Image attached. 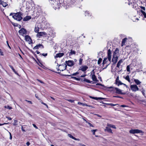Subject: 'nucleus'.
Returning <instances> with one entry per match:
<instances>
[{
  "label": "nucleus",
  "instance_id": "nucleus-4",
  "mask_svg": "<svg viewBox=\"0 0 146 146\" xmlns=\"http://www.w3.org/2000/svg\"><path fill=\"white\" fill-rule=\"evenodd\" d=\"M130 133L132 134L138 133H142V130L138 129H131L129 131Z\"/></svg>",
  "mask_w": 146,
  "mask_h": 146
},
{
  "label": "nucleus",
  "instance_id": "nucleus-28",
  "mask_svg": "<svg viewBox=\"0 0 146 146\" xmlns=\"http://www.w3.org/2000/svg\"><path fill=\"white\" fill-rule=\"evenodd\" d=\"M83 81L84 82H87L88 83H91L92 82V81H91L90 80H89L88 79H87L86 78H84V80H83Z\"/></svg>",
  "mask_w": 146,
  "mask_h": 146
},
{
  "label": "nucleus",
  "instance_id": "nucleus-35",
  "mask_svg": "<svg viewBox=\"0 0 146 146\" xmlns=\"http://www.w3.org/2000/svg\"><path fill=\"white\" fill-rule=\"evenodd\" d=\"M97 131V129H92L91 130V131L93 133V134L95 135V132Z\"/></svg>",
  "mask_w": 146,
  "mask_h": 146
},
{
  "label": "nucleus",
  "instance_id": "nucleus-26",
  "mask_svg": "<svg viewBox=\"0 0 146 146\" xmlns=\"http://www.w3.org/2000/svg\"><path fill=\"white\" fill-rule=\"evenodd\" d=\"M93 99L95 100H103L104 99V98H101V97H94V98H93Z\"/></svg>",
  "mask_w": 146,
  "mask_h": 146
},
{
  "label": "nucleus",
  "instance_id": "nucleus-64",
  "mask_svg": "<svg viewBox=\"0 0 146 146\" xmlns=\"http://www.w3.org/2000/svg\"><path fill=\"white\" fill-rule=\"evenodd\" d=\"M36 53H37V54H38L40 53V52L38 51H36Z\"/></svg>",
  "mask_w": 146,
  "mask_h": 146
},
{
  "label": "nucleus",
  "instance_id": "nucleus-18",
  "mask_svg": "<svg viewBox=\"0 0 146 146\" xmlns=\"http://www.w3.org/2000/svg\"><path fill=\"white\" fill-rule=\"evenodd\" d=\"M64 55V54L63 53H58L56 54V56H55V58H58V57L60 58V57Z\"/></svg>",
  "mask_w": 146,
  "mask_h": 146
},
{
  "label": "nucleus",
  "instance_id": "nucleus-58",
  "mask_svg": "<svg viewBox=\"0 0 146 146\" xmlns=\"http://www.w3.org/2000/svg\"><path fill=\"white\" fill-rule=\"evenodd\" d=\"M86 76V75L84 74V75H82L80 77H85Z\"/></svg>",
  "mask_w": 146,
  "mask_h": 146
},
{
  "label": "nucleus",
  "instance_id": "nucleus-8",
  "mask_svg": "<svg viewBox=\"0 0 146 146\" xmlns=\"http://www.w3.org/2000/svg\"><path fill=\"white\" fill-rule=\"evenodd\" d=\"M19 33L20 35H26L27 32L25 29L22 28L19 31Z\"/></svg>",
  "mask_w": 146,
  "mask_h": 146
},
{
  "label": "nucleus",
  "instance_id": "nucleus-50",
  "mask_svg": "<svg viewBox=\"0 0 146 146\" xmlns=\"http://www.w3.org/2000/svg\"><path fill=\"white\" fill-rule=\"evenodd\" d=\"M9 123H2V124H1V123H0V126H2V125H5V124H7Z\"/></svg>",
  "mask_w": 146,
  "mask_h": 146
},
{
  "label": "nucleus",
  "instance_id": "nucleus-11",
  "mask_svg": "<svg viewBox=\"0 0 146 146\" xmlns=\"http://www.w3.org/2000/svg\"><path fill=\"white\" fill-rule=\"evenodd\" d=\"M53 5L55 8V9H59L60 6V4L59 3V1H55L54 3H53Z\"/></svg>",
  "mask_w": 146,
  "mask_h": 146
},
{
  "label": "nucleus",
  "instance_id": "nucleus-5",
  "mask_svg": "<svg viewBox=\"0 0 146 146\" xmlns=\"http://www.w3.org/2000/svg\"><path fill=\"white\" fill-rule=\"evenodd\" d=\"M66 65L69 66H72L74 64V63L73 60H69L66 61L65 62Z\"/></svg>",
  "mask_w": 146,
  "mask_h": 146
},
{
  "label": "nucleus",
  "instance_id": "nucleus-10",
  "mask_svg": "<svg viewBox=\"0 0 146 146\" xmlns=\"http://www.w3.org/2000/svg\"><path fill=\"white\" fill-rule=\"evenodd\" d=\"M118 57L115 54H113V58L112 59V62L113 64H115L116 63L117 61Z\"/></svg>",
  "mask_w": 146,
  "mask_h": 146
},
{
  "label": "nucleus",
  "instance_id": "nucleus-15",
  "mask_svg": "<svg viewBox=\"0 0 146 146\" xmlns=\"http://www.w3.org/2000/svg\"><path fill=\"white\" fill-rule=\"evenodd\" d=\"M25 39L26 41L30 43L32 42V40L30 37L28 35H26L25 36Z\"/></svg>",
  "mask_w": 146,
  "mask_h": 146
},
{
  "label": "nucleus",
  "instance_id": "nucleus-31",
  "mask_svg": "<svg viewBox=\"0 0 146 146\" xmlns=\"http://www.w3.org/2000/svg\"><path fill=\"white\" fill-rule=\"evenodd\" d=\"M68 136H69V137L70 138H72V139H74V140H76V138H75V137H74L71 134H68Z\"/></svg>",
  "mask_w": 146,
  "mask_h": 146
},
{
  "label": "nucleus",
  "instance_id": "nucleus-38",
  "mask_svg": "<svg viewBox=\"0 0 146 146\" xmlns=\"http://www.w3.org/2000/svg\"><path fill=\"white\" fill-rule=\"evenodd\" d=\"M82 61H83V59L82 58H80L79 59V64L80 65H81L82 64Z\"/></svg>",
  "mask_w": 146,
  "mask_h": 146
},
{
  "label": "nucleus",
  "instance_id": "nucleus-36",
  "mask_svg": "<svg viewBox=\"0 0 146 146\" xmlns=\"http://www.w3.org/2000/svg\"><path fill=\"white\" fill-rule=\"evenodd\" d=\"M78 104L82 105L83 106H88L86 104H84V103H81V102H78Z\"/></svg>",
  "mask_w": 146,
  "mask_h": 146
},
{
  "label": "nucleus",
  "instance_id": "nucleus-46",
  "mask_svg": "<svg viewBox=\"0 0 146 146\" xmlns=\"http://www.w3.org/2000/svg\"><path fill=\"white\" fill-rule=\"evenodd\" d=\"M73 78H74L75 80H80V78H77L76 77H73Z\"/></svg>",
  "mask_w": 146,
  "mask_h": 146
},
{
  "label": "nucleus",
  "instance_id": "nucleus-40",
  "mask_svg": "<svg viewBox=\"0 0 146 146\" xmlns=\"http://www.w3.org/2000/svg\"><path fill=\"white\" fill-rule=\"evenodd\" d=\"M107 105H110L111 106H115L116 104H111H111H107Z\"/></svg>",
  "mask_w": 146,
  "mask_h": 146
},
{
  "label": "nucleus",
  "instance_id": "nucleus-17",
  "mask_svg": "<svg viewBox=\"0 0 146 146\" xmlns=\"http://www.w3.org/2000/svg\"><path fill=\"white\" fill-rule=\"evenodd\" d=\"M0 5H2L4 7H6L7 4L5 2H3L1 0H0Z\"/></svg>",
  "mask_w": 146,
  "mask_h": 146
},
{
  "label": "nucleus",
  "instance_id": "nucleus-14",
  "mask_svg": "<svg viewBox=\"0 0 146 146\" xmlns=\"http://www.w3.org/2000/svg\"><path fill=\"white\" fill-rule=\"evenodd\" d=\"M88 68V67L86 66H82L80 67L79 70H80L83 72H84L86 71Z\"/></svg>",
  "mask_w": 146,
  "mask_h": 146
},
{
  "label": "nucleus",
  "instance_id": "nucleus-49",
  "mask_svg": "<svg viewBox=\"0 0 146 146\" xmlns=\"http://www.w3.org/2000/svg\"><path fill=\"white\" fill-rule=\"evenodd\" d=\"M37 80L39 82H40V83H43L44 84V83L41 80H39V79H37Z\"/></svg>",
  "mask_w": 146,
  "mask_h": 146
},
{
  "label": "nucleus",
  "instance_id": "nucleus-57",
  "mask_svg": "<svg viewBox=\"0 0 146 146\" xmlns=\"http://www.w3.org/2000/svg\"><path fill=\"white\" fill-rule=\"evenodd\" d=\"M96 85H100L101 86H103V85L101 84H99V83H97L96 84Z\"/></svg>",
  "mask_w": 146,
  "mask_h": 146
},
{
  "label": "nucleus",
  "instance_id": "nucleus-23",
  "mask_svg": "<svg viewBox=\"0 0 146 146\" xmlns=\"http://www.w3.org/2000/svg\"><path fill=\"white\" fill-rule=\"evenodd\" d=\"M122 62L123 61L121 60H119L117 64V67L118 68H119L120 66L121 65V64Z\"/></svg>",
  "mask_w": 146,
  "mask_h": 146
},
{
  "label": "nucleus",
  "instance_id": "nucleus-9",
  "mask_svg": "<svg viewBox=\"0 0 146 146\" xmlns=\"http://www.w3.org/2000/svg\"><path fill=\"white\" fill-rule=\"evenodd\" d=\"M130 87L131 90L133 92H135L139 90L138 87L136 85H131Z\"/></svg>",
  "mask_w": 146,
  "mask_h": 146
},
{
  "label": "nucleus",
  "instance_id": "nucleus-54",
  "mask_svg": "<svg viewBox=\"0 0 146 146\" xmlns=\"http://www.w3.org/2000/svg\"><path fill=\"white\" fill-rule=\"evenodd\" d=\"M68 101L71 102H74V100H68Z\"/></svg>",
  "mask_w": 146,
  "mask_h": 146
},
{
  "label": "nucleus",
  "instance_id": "nucleus-48",
  "mask_svg": "<svg viewBox=\"0 0 146 146\" xmlns=\"http://www.w3.org/2000/svg\"><path fill=\"white\" fill-rule=\"evenodd\" d=\"M88 124L90 126L94 127V126L91 124L90 123H88Z\"/></svg>",
  "mask_w": 146,
  "mask_h": 146
},
{
  "label": "nucleus",
  "instance_id": "nucleus-51",
  "mask_svg": "<svg viewBox=\"0 0 146 146\" xmlns=\"http://www.w3.org/2000/svg\"><path fill=\"white\" fill-rule=\"evenodd\" d=\"M9 134H10V139L11 140L12 139V136L11 135V133L10 132H9Z\"/></svg>",
  "mask_w": 146,
  "mask_h": 146
},
{
  "label": "nucleus",
  "instance_id": "nucleus-20",
  "mask_svg": "<svg viewBox=\"0 0 146 146\" xmlns=\"http://www.w3.org/2000/svg\"><path fill=\"white\" fill-rule=\"evenodd\" d=\"M31 17L30 16H27L24 18L23 20L24 21H27L31 19Z\"/></svg>",
  "mask_w": 146,
  "mask_h": 146
},
{
  "label": "nucleus",
  "instance_id": "nucleus-55",
  "mask_svg": "<svg viewBox=\"0 0 146 146\" xmlns=\"http://www.w3.org/2000/svg\"><path fill=\"white\" fill-rule=\"evenodd\" d=\"M89 14V13H88V12H85V16H86V15H88V14Z\"/></svg>",
  "mask_w": 146,
  "mask_h": 146
},
{
  "label": "nucleus",
  "instance_id": "nucleus-32",
  "mask_svg": "<svg viewBox=\"0 0 146 146\" xmlns=\"http://www.w3.org/2000/svg\"><path fill=\"white\" fill-rule=\"evenodd\" d=\"M134 81H135V83L137 85H138L141 83V82L139 81V80H136V79Z\"/></svg>",
  "mask_w": 146,
  "mask_h": 146
},
{
  "label": "nucleus",
  "instance_id": "nucleus-42",
  "mask_svg": "<svg viewBox=\"0 0 146 146\" xmlns=\"http://www.w3.org/2000/svg\"><path fill=\"white\" fill-rule=\"evenodd\" d=\"M0 55L1 56H3L4 54L3 52L0 49Z\"/></svg>",
  "mask_w": 146,
  "mask_h": 146
},
{
  "label": "nucleus",
  "instance_id": "nucleus-60",
  "mask_svg": "<svg viewBox=\"0 0 146 146\" xmlns=\"http://www.w3.org/2000/svg\"><path fill=\"white\" fill-rule=\"evenodd\" d=\"M121 107H127L125 105H122L121 106Z\"/></svg>",
  "mask_w": 146,
  "mask_h": 146
},
{
  "label": "nucleus",
  "instance_id": "nucleus-19",
  "mask_svg": "<svg viewBox=\"0 0 146 146\" xmlns=\"http://www.w3.org/2000/svg\"><path fill=\"white\" fill-rule=\"evenodd\" d=\"M92 79L94 81H98L97 79L94 74H93L92 75Z\"/></svg>",
  "mask_w": 146,
  "mask_h": 146
},
{
  "label": "nucleus",
  "instance_id": "nucleus-52",
  "mask_svg": "<svg viewBox=\"0 0 146 146\" xmlns=\"http://www.w3.org/2000/svg\"><path fill=\"white\" fill-rule=\"evenodd\" d=\"M7 42V45L9 47L10 49H11V48L10 46H9V43H8V41H7V42Z\"/></svg>",
  "mask_w": 146,
  "mask_h": 146
},
{
  "label": "nucleus",
  "instance_id": "nucleus-62",
  "mask_svg": "<svg viewBox=\"0 0 146 146\" xmlns=\"http://www.w3.org/2000/svg\"><path fill=\"white\" fill-rule=\"evenodd\" d=\"M125 79L127 80H128V76H126V77L125 78Z\"/></svg>",
  "mask_w": 146,
  "mask_h": 146
},
{
  "label": "nucleus",
  "instance_id": "nucleus-1",
  "mask_svg": "<svg viewBox=\"0 0 146 146\" xmlns=\"http://www.w3.org/2000/svg\"><path fill=\"white\" fill-rule=\"evenodd\" d=\"M111 52L110 49H109L108 51V58H105L103 61L102 64H107V66L109 65L111 62Z\"/></svg>",
  "mask_w": 146,
  "mask_h": 146
},
{
  "label": "nucleus",
  "instance_id": "nucleus-53",
  "mask_svg": "<svg viewBox=\"0 0 146 146\" xmlns=\"http://www.w3.org/2000/svg\"><path fill=\"white\" fill-rule=\"evenodd\" d=\"M21 130H22V131H24V132H25L26 131L23 128L22 126V128H21Z\"/></svg>",
  "mask_w": 146,
  "mask_h": 146
},
{
  "label": "nucleus",
  "instance_id": "nucleus-61",
  "mask_svg": "<svg viewBox=\"0 0 146 146\" xmlns=\"http://www.w3.org/2000/svg\"><path fill=\"white\" fill-rule=\"evenodd\" d=\"M96 115L98 117H101V116L98 114H96Z\"/></svg>",
  "mask_w": 146,
  "mask_h": 146
},
{
  "label": "nucleus",
  "instance_id": "nucleus-7",
  "mask_svg": "<svg viewBox=\"0 0 146 146\" xmlns=\"http://www.w3.org/2000/svg\"><path fill=\"white\" fill-rule=\"evenodd\" d=\"M110 88H112V90L113 91L115 92L116 93H117L119 94H121V91L120 89H118V88L115 87H110Z\"/></svg>",
  "mask_w": 146,
  "mask_h": 146
},
{
  "label": "nucleus",
  "instance_id": "nucleus-16",
  "mask_svg": "<svg viewBox=\"0 0 146 146\" xmlns=\"http://www.w3.org/2000/svg\"><path fill=\"white\" fill-rule=\"evenodd\" d=\"M109 127H106V129H105V131H107L109 133H113V132L112 131V130Z\"/></svg>",
  "mask_w": 146,
  "mask_h": 146
},
{
  "label": "nucleus",
  "instance_id": "nucleus-39",
  "mask_svg": "<svg viewBox=\"0 0 146 146\" xmlns=\"http://www.w3.org/2000/svg\"><path fill=\"white\" fill-rule=\"evenodd\" d=\"M79 74V72H76L75 73L71 75L72 76H75L76 75L78 74Z\"/></svg>",
  "mask_w": 146,
  "mask_h": 146
},
{
  "label": "nucleus",
  "instance_id": "nucleus-3",
  "mask_svg": "<svg viewBox=\"0 0 146 146\" xmlns=\"http://www.w3.org/2000/svg\"><path fill=\"white\" fill-rule=\"evenodd\" d=\"M58 67H60V72H56L60 73V72L61 71H63L66 69L67 65L65 64H62L59 65Z\"/></svg>",
  "mask_w": 146,
  "mask_h": 146
},
{
  "label": "nucleus",
  "instance_id": "nucleus-22",
  "mask_svg": "<svg viewBox=\"0 0 146 146\" xmlns=\"http://www.w3.org/2000/svg\"><path fill=\"white\" fill-rule=\"evenodd\" d=\"M108 127H111L115 129H116V127L114 125L111 124L109 123H108L107 125Z\"/></svg>",
  "mask_w": 146,
  "mask_h": 146
},
{
  "label": "nucleus",
  "instance_id": "nucleus-34",
  "mask_svg": "<svg viewBox=\"0 0 146 146\" xmlns=\"http://www.w3.org/2000/svg\"><path fill=\"white\" fill-rule=\"evenodd\" d=\"M102 60V59L101 58H99L98 60V64H100V63L101 62Z\"/></svg>",
  "mask_w": 146,
  "mask_h": 146
},
{
  "label": "nucleus",
  "instance_id": "nucleus-25",
  "mask_svg": "<svg viewBox=\"0 0 146 146\" xmlns=\"http://www.w3.org/2000/svg\"><path fill=\"white\" fill-rule=\"evenodd\" d=\"M9 66H10V68L12 70L13 72L15 73V74H17V75L18 74V73L16 71L15 69L12 66H11V65H9Z\"/></svg>",
  "mask_w": 146,
  "mask_h": 146
},
{
  "label": "nucleus",
  "instance_id": "nucleus-56",
  "mask_svg": "<svg viewBox=\"0 0 146 146\" xmlns=\"http://www.w3.org/2000/svg\"><path fill=\"white\" fill-rule=\"evenodd\" d=\"M26 145H27L28 146H29L30 144V143L29 142H27L26 143Z\"/></svg>",
  "mask_w": 146,
  "mask_h": 146
},
{
  "label": "nucleus",
  "instance_id": "nucleus-37",
  "mask_svg": "<svg viewBox=\"0 0 146 146\" xmlns=\"http://www.w3.org/2000/svg\"><path fill=\"white\" fill-rule=\"evenodd\" d=\"M5 108L8 109L9 110H11L12 109V108L9 106H5L4 107Z\"/></svg>",
  "mask_w": 146,
  "mask_h": 146
},
{
  "label": "nucleus",
  "instance_id": "nucleus-47",
  "mask_svg": "<svg viewBox=\"0 0 146 146\" xmlns=\"http://www.w3.org/2000/svg\"><path fill=\"white\" fill-rule=\"evenodd\" d=\"M25 101H26V102H28V103H29L30 104H32V102L31 101H29V100H25Z\"/></svg>",
  "mask_w": 146,
  "mask_h": 146
},
{
  "label": "nucleus",
  "instance_id": "nucleus-63",
  "mask_svg": "<svg viewBox=\"0 0 146 146\" xmlns=\"http://www.w3.org/2000/svg\"><path fill=\"white\" fill-rule=\"evenodd\" d=\"M80 145H81V146H86L84 144H80Z\"/></svg>",
  "mask_w": 146,
  "mask_h": 146
},
{
  "label": "nucleus",
  "instance_id": "nucleus-13",
  "mask_svg": "<svg viewBox=\"0 0 146 146\" xmlns=\"http://www.w3.org/2000/svg\"><path fill=\"white\" fill-rule=\"evenodd\" d=\"M43 46L42 44H39L38 45H36L33 48L34 50L36 49H38L39 48H43Z\"/></svg>",
  "mask_w": 146,
  "mask_h": 146
},
{
  "label": "nucleus",
  "instance_id": "nucleus-2",
  "mask_svg": "<svg viewBox=\"0 0 146 146\" xmlns=\"http://www.w3.org/2000/svg\"><path fill=\"white\" fill-rule=\"evenodd\" d=\"M22 15V13L21 12L17 13H15V15L13 16V17L15 19L20 21L22 19L21 17Z\"/></svg>",
  "mask_w": 146,
  "mask_h": 146
},
{
  "label": "nucleus",
  "instance_id": "nucleus-30",
  "mask_svg": "<svg viewBox=\"0 0 146 146\" xmlns=\"http://www.w3.org/2000/svg\"><path fill=\"white\" fill-rule=\"evenodd\" d=\"M141 12L143 14L144 17L146 18V13H145V12L142 10H141Z\"/></svg>",
  "mask_w": 146,
  "mask_h": 146
},
{
  "label": "nucleus",
  "instance_id": "nucleus-27",
  "mask_svg": "<svg viewBox=\"0 0 146 146\" xmlns=\"http://www.w3.org/2000/svg\"><path fill=\"white\" fill-rule=\"evenodd\" d=\"M127 38H125L123 40L122 42V44H121L122 46H123L124 44L125 43V42L126 40H127Z\"/></svg>",
  "mask_w": 146,
  "mask_h": 146
},
{
  "label": "nucleus",
  "instance_id": "nucleus-6",
  "mask_svg": "<svg viewBox=\"0 0 146 146\" xmlns=\"http://www.w3.org/2000/svg\"><path fill=\"white\" fill-rule=\"evenodd\" d=\"M115 84L118 86H119L120 85L123 84L126 86L127 87V86L126 84L122 83L119 80V76H118L116 79L115 80Z\"/></svg>",
  "mask_w": 146,
  "mask_h": 146
},
{
  "label": "nucleus",
  "instance_id": "nucleus-29",
  "mask_svg": "<svg viewBox=\"0 0 146 146\" xmlns=\"http://www.w3.org/2000/svg\"><path fill=\"white\" fill-rule=\"evenodd\" d=\"M75 54L76 52L75 51L71 50L70 51V52L69 55H70L73 54Z\"/></svg>",
  "mask_w": 146,
  "mask_h": 146
},
{
  "label": "nucleus",
  "instance_id": "nucleus-12",
  "mask_svg": "<svg viewBox=\"0 0 146 146\" xmlns=\"http://www.w3.org/2000/svg\"><path fill=\"white\" fill-rule=\"evenodd\" d=\"M46 34V33L44 32H38L36 36L40 38V36H44Z\"/></svg>",
  "mask_w": 146,
  "mask_h": 146
},
{
  "label": "nucleus",
  "instance_id": "nucleus-59",
  "mask_svg": "<svg viewBox=\"0 0 146 146\" xmlns=\"http://www.w3.org/2000/svg\"><path fill=\"white\" fill-rule=\"evenodd\" d=\"M56 69L58 71V72H60V68H56Z\"/></svg>",
  "mask_w": 146,
  "mask_h": 146
},
{
  "label": "nucleus",
  "instance_id": "nucleus-43",
  "mask_svg": "<svg viewBox=\"0 0 146 146\" xmlns=\"http://www.w3.org/2000/svg\"><path fill=\"white\" fill-rule=\"evenodd\" d=\"M6 118H7L9 120H12V118L9 117H8V116H6Z\"/></svg>",
  "mask_w": 146,
  "mask_h": 146
},
{
  "label": "nucleus",
  "instance_id": "nucleus-33",
  "mask_svg": "<svg viewBox=\"0 0 146 146\" xmlns=\"http://www.w3.org/2000/svg\"><path fill=\"white\" fill-rule=\"evenodd\" d=\"M18 121L16 120H14V123L13 124V125L16 126L17 125Z\"/></svg>",
  "mask_w": 146,
  "mask_h": 146
},
{
  "label": "nucleus",
  "instance_id": "nucleus-24",
  "mask_svg": "<svg viewBox=\"0 0 146 146\" xmlns=\"http://www.w3.org/2000/svg\"><path fill=\"white\" fill-rule=\"evenodd\" d=\"M39 28L37 26H36L35 27V31L36 33H38L39 31Z\"/></svg>",
  "mask_w": 146,
  "mask_h": 146
},
{
  "label": "nucleus",
  "instance_id": "nucleus-21",
  "mask_svg": "<svg viewBox=\"0 0 146 146\" xmlns=\"http://www.w3.org/2000/svg\"><path fill=\"white\" fill-rule=\"evenodd\" d=\"M141 92L142 93L143 95L146 97V92L145 90L143 88H142L141 90Z\"/></svg>",
  "mask_w": 146,
  "mask_h": 146
},
{
  "label": "nucleus",
  "instance_id": "nucleus-44",
  "mask_svg": "<svg viewBox=\"0 0 146 146\" xmlns=\"http://www.w3.org/2000/svg\"><path fill=\"white\" fill-rule=\"evenodd\" d=\"M140 8L141 9H143V10H144V11L145 10V8L144 7L141 6L140 7Z\"/></svg>",
  "mask_w": 146,
  "mask_h": 146
},
{
  "label": "nucleus",
  "instance_id": "nucleus-41",
  "mask_svg": "<svg viewBox=\"0 0 146 146\" xmlns=\"http://www.w3.org/2000/svg\"><path fill=\"white\" fill-rule=\"evenodd\" d=\"M41 54L43 56H47V53H45V54L43 53L42 54H40V55H41Z\"/></svg>",
  "mask_w": 146,
  "mask_h": 146
},
{
  "label": "nucleus",
  "instance_id": "nucleus-45",
  "mask_svg": "<svg viewBox=\"0 0 146 146\" xmlns=\"http://www.w3.org/2000/svg\"><path fill=\"white\" fill-rule=\"evenodd\" d=\"M33 127L35 128L36 129H38V127L35 124H33Z\"/></svg>",
  "mask_w": 146,
  "mask_h": 146
}]
</instances>
